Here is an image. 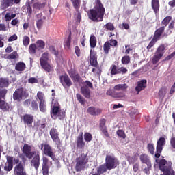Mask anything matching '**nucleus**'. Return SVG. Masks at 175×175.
<instances>
[{
	"label": "nucleus",
	"mask_w": 175,
	"mask_h": 175,
	"mask_svg": "<svg viewBox=\"0 0 175 175\" xmlns=\"http://www.w3.org/2000/svg\"><path fill=\"white\" fill-rule=\"evenodd\" d=\"M81 91L83 94V95L84 96L85 98H90V89L88 88V87L87 86H83L81 88Z\"/></svg>",
	"instance_id": "c85d7f7f"
},
{
	"label": "nucleus",
	"mask_w": 175,
	"mask_h": 175,
	"mask_svg": "<svg viewBox=\"0 0 175 175\" xmlns=\"http://www.w3.org/2000/svg\"><path fill=\"white\" fill-rule=\"evenodd\" d=\"M39 81L38 80V79L35 78V77H31L29 79V83L30 84H35L36 83H38Z\"/></svg>",
	"instance_id": "69168bd1"
},
{
	"label": "nucleus",
	"mask_w": 175,
	"mask_h": 175,
	"mask_svg": "<svg viewBox=\"0 0 175 175\" xmlns=\"http://www.w3.org/2000/svg\"><path fill=\"white\" fill-rule=\"evenodd\" d=\"M21 0H1V6L3 9H6L9 6H12L14 3H20Z\"/></svg>",
	"instance_id": "a211bd4d"
},
{
	"label": "nucleus",
	"mask_w": 175,
	"mask_h": 175,
	"mask_svg": "<svg viewBox=\"0 0 175 175\" xmlns=\"http://www.w3.org/2000/svg\"><path fill=\"white\" fill-rule=\"evenodd\" d=\"M33 157V158L31 160V165L32 166H34L35 169L38 170L39 169V165L40 164L39 153L36 152Z\"/></svg>",
	"instance_id": "6ab92c4d"
},
{
	"label": "nucleus",
	"mask_w": 175,
	"mask_h": 175,
	"mask_svg": "<svg viewBox=\"0 0 175 175\" xmlns=\"http://www.w3.org/2000/svg\"><path fill=\"white\" fill-rule=\"evenodd\" d=\"M41 151H42L43 154L50 157L52 159H54V152H53V148L49 144L46 142H43L39 146Z\"/></svg>",
	"instance_id": "0eeeda50"
},
{
	"label": "nucleus",
	"mask_w": 175,
	"mask_h": 175,
	"mask_svg": "<svg viewBox=\"0 0 175 175\" xmlns=\"http://www.w3.org/2000/svg\"><path fill=\"white\" fill-rule=\"evenodd\" d=\"M113 90L115 91H126L128 90V85L126 83L118 84L114 86Z\"/></svg>",
	"instance_id": "bb28decb"
},
{
	"label": "nucleus",
	"mask_w": 175,
	"mask_h": 175,
	"mask_svg": "<svg viewBox=\"0 0 175 175\" xmlns=\"http://www.w3.org/2000/svg\"><path fill=\"white\" fill-rule=\"evenodd\" d=\"M111 75H118V69H117V67L113 65L111 68Z\"/></svg>",
	"instance_id": "052dcab7"
},
{
	"label": "nucleus",
	"mask_w": 175,
	"mask_h": 175,
	"mask_svg": "<svg viewBox=\"0 0 175 175\" xmlns=\"http://www.w3.org/2000/svg\"><path fill=\"white\" fill-rule=\"evenodd\" d=\"M49 133L53 142H54L57 146H59V144H61V141L59 140V134L58 133L57 129L52 128L50 130Z\"/></svg>",
	"instance_id": "f8f14e48"
},
{
	"label": "nucleus",
	"mask_w": 175,
	"mask_h": 175,
	"mask_svg": "<svg viewBox=\"0 0 175 175\" xmlns=\"http://www.w3.org/2000/svg\"><path fill=\"white\" fill-rule=\"evenodd\" d=\"M104 28L107 29V31H114V25L111 23H108L105 25H104Z\"/></svg>",
	"instance_id": "a18cd8bd"
},
{
	"label": "nucleus",
	"mask_w": 175,
	"mask_h": 175,
	"mask_svg": "<svg viewBox=\"0 0 175 175\" xmlns=\"http://www.w3.org/2000/svg\"><path fill=\"white\" fill-rule=\"evenodd\" d=\"M31 3H33V13H36V12H39L40 9H42V8L44 6V3H40L39 1L31 0L30 2Z\"/></svg>",
	"instance_id": "f3484780"
},
{
	"label": "nucleus",
	"mask_w": 175,
	"mask_h": 175,
	"mask_svg": "<svg viewBox=\"0 0 175 175\" xmlns=\"http://www.w3.org/2000/svg\"><path fill=\"white\" fill-rule=\"evenodd\" d=\"M72 5L76 9V10H79V8H80V0H71Z\"/></svg>",
	"instance_id": "de8ad7c7"
},
{
	"label": "nucleus",
	"mask_w": 175,
	"mask_h": 175,
	"mask_svg": "<svg viewBox=\"0 0 175 175\" xmlns=\"http://www.w3.org/2000/svg\"><path fill=\"white\" fill-rule=\"evenodd\" d=\"M0 109L3 110V111H8L10 109L9 105L5 101L2 102L0 104Z\"/></svg>",
	"instance_id": "a19ab883"
},
{
	"label": "nucleus",
	"mask_w": 175,
	"mask_h": 175,
	"mask_svg": "<svg viewBox=\"0 0 175 175\" xmlns=\"http://www.w3.org/2000/svg\"><path fill=\"white\" fill-rule=\"evenodd\" d=\"M89 18L96 23L103 21V16H105V8L100 3V0H96L94 9L90 10L88 12Z\"/></svg>",
	"instance_id": "f257e3e1"
},
{
	"label": "nucleus",
	"mask_w": 175,
	"mask_h": 175,
	"mask_svg": "<svg viewBox=\"0 0 175 175\" xmlns=\"http://www.w3.org/2000/svg\"><path fill=\"white\" fill-rule=\"evenodd\" d=\"M130 61L131 59L129 58V56H124L122 59V63L124 64H129Z\"/></svg>",
	"instance_id": "4d7b16f0"
},
{
	"label": "nucleus",
	"mask_w": 175,
	"mask_h": 175,
	"mask_svg": "<svg viewBox=\"0 0 175 175\" xmlns=\"http://www.w3.org/2000/svg\"><path fill=\"white\" fill-rule=\"evenodd\" d=\"M35 44L36 47H37V49L38 50H43L46 46V44L43 42V40H38Z\"/></svg>",
	"instance_id": "f704fd0d"
},
{
	"label": "nucleus",
	"mask_w": 175,
	"mask_h": 175,
	"mask_svg": "<svg viewBox=\"0 0 175 175\" xmlns=\"http://www.w3.org/2000/svg\"><path fill=\"white\" fill-rule=\"evenodd\" d=\"M151 5L154 13H158L159 12V0H152Z\"/></svg>",
	"instance_id": "cd10ccee"
},
{
	"label": "nucleus",
	"mask_w": 175,
	"mask_h": 175,
	"mask_svg": "<svg viewBox=\"0 0 175 175\" xmlns=\"http://www.w3.org/2000/svg\"><path fill=\"white\" fill-rule=\"evenodd\" d=\"M87 162H88L87 153L81 154V155L77 159V163L75 165V170L77 172L84 170V167H85Z\"/></svg>",
	"instance_id": "39448f33"
},
{
	"label": "nucleus",
	"mask_w": 175,
	"mask_h": 175,
	"mask_svg": "<svg viewBox=\"0 0 175 175\" xmlns=\"http://www.w3.org/2000/svg\"><path fill=\"white\" fill-rule=\"evenodd\" d=\"M25 12L28 14V16H31L32 14V7H31V2L26 3V8H25Z\"/></svg>",
	"instance_id": "c9c22d12"
},
{
	"label": "nucleus",
	"mask_w": 175,
	"mask_h": 175,
	"mask_svg": "<svg viewBox=\"0 0 175 175\" xmlns=\"http://www.w3.org/2000/svg\"><path fill=\"white\" fill-rule=\"evenodd\" d=\"M40 64H47V61H49V53L45 52L42 54L40 58Z\"/></svg>",
	"instance_id": "473e14b6"
},
{
	"label": "nucleus",
	"mask_w": 175,
	"mask_h": 175,
	"mask_svg": "<svg viewBox=\"0 0 175 175\" xmlns=\"http://www.w3.org/2000/svg\"><path fill=\"white\" fill-rule=\"evenodd\" d=\"M7 161L8 163L5 164L4 170H5V172H10V170L13 169V157H8Z\"/></svg>",
	"instance_id": "b1692460"
},
{
	"label": "nucleus",
	"mask_w": 175,
	"mask_h": 175,
	"mask_svg": "<svg viewBox=\"0 0 175 175\" xmlns=\"http://www.w3.org/2000/svg\"><path fill=\"white\" fill-rule=\"evenodd\" d=\"M40 110L42 113L46 112V101L40 103Z\"/></svg>",
	"instance_id": "3c124183"
},
{
	"label": "nucleus",
	"mask_w": 175,
	"mask_h": 175,
	"mask_svg": "<svg viewBox=\"0 0 175 175\" xmlns=\"http://www.w3.org/2000/svg\"><path fill=\"white\" fill-rule=\"evenodd\" d=\"M166 88H163L159 91V95L161 99H163L165 95H166Z\"/></svg>",
	"instance_id": "49530a36"
},
{
	"label": "nucleus",
	"mask_w": 175,
	"mask_h": 175,
	"mask_svg": "<svg viewBox=\"0 0 175 175\" xmlns=\"http://www.w3.org/2000/svg\"><path fill=\"white\" fill-rule=\"evenodd\" d=\"M41 66H42L46 72H52V70H53V66L50 65L49 63H44L41 64Z\"/></svg>",
	"instance_id": "4c0bfd02"
},
{
	"label": "nucleus",
	"mask_w": 175,
	"mask_h": 175,
	"mask_svg": "<svg viewBox=\"0 0 175 175\" xmlns=\"http://www.w3.org/2000/svg\"><path fill=\"white\" fill-rule=\"evenodd\" d=\"M17 35L14 34L8 38V42H14V40H17Z\"/></svg>",
	"instance_id": "774afa93"
},
{
	"label": "nucleus",
	"mask_w": 175,
	"mask_h": 175,
	"mask_svg": "<svg viewBox=\"0 0 175 175\" xmlns=\"http://www.w3.org/2000/svg\"><path fill=\"white\" fill-rule=\"evenodd\" d=\"M165 47L163 44L160 45L157 48L152 60L153 64H157L161 59V58L163 57V55L165 54Z\"/></svg>",
	"instance_id": "6e6552de"
},
{
	"label": "nucleus",
	"mask_w": 175,
	"mask_h": 175,
	"mask_svg": "<svg viewBox=\"0 0 175 175\" xmlns=\"http://www.w3.org/2000/svg\"><path fill=\"white\" fill-rule=\"evenodd\" d=\"M23 121L25 124L28 125V126H32V122H33V116L32 115L26 114L23 116Z\"/></svg>",
	"instance_id": "393cba45"
},
{
	"label": "nucleus",
	"mask_w": 175,
	"mask_h": 175,
	"mask_svg": "<svg viewBox=\"0 0 175 175\" xmlns=\"http://www.w3.org/2000/svg\"><path fill=\"white\" fill-rule=\"evenodd\" d=\"M17 58V52L14 51L11 54L9 55V59H16Z\"/></svg>",
	"instance_id": "13d9d810"
},
{
	"label": "nucleus",
	"mask_w": 175,
	"mask_h": 175,
	"mask_svg": "<svg viewBox=\"0 0 175 175\" xmlns=\"http://www.w3.org/2000/svg\"><path fill=\"white\" fill-rule=\"evenodd\" d=\"M173 58H175V51L167 56L165 61H170V59H173Z\"/></svg>",
	"instance_id": "680f3d73"
},
{
	"label": "nucleus",
	"mask_w": 175,
	"mask_h": 175,
	"mask_svg": "<svg viewBox=\"0 0 175 175\" xmlns=\"http://www.w3.org/2000/svg\"><path fill=\"white\" fill-rule=\"evenodd\" d=\"M147 149L150 154L152 155H154V151H155V148L154 147V144H148L147 146Z\"/></svg>",
	"instance_id": "37998d69"
},
{
	"label": "nucleus",
	"mask_w": 175,
	"mask_h": 175,
	"mask_svg": "<svg viewBox=\"0 0 175 175\" xmlns=\"http://www.w3.org/2000/svg\"><path fill=\"white\" fill-rule=\"evenodd\" d=\"M77 100H79V102L80 103H81V105H83L84 104V98H83L81 96V95L79 94H77Z\"/></svg>",
	"instance_id": "0e129e2a"
},
{
	"label": "nucleus",
	"mask_w": 175,
	"mask_h": 175,
	"mask_svg": "<svg viewBox=\"0 0 175 175\" xmlns=\"http://www.w3.org/2000/svg\"><path fill=\"white\" fill-rule=\"evenodd\" d=\"M77 100H79V102L80 103H81V105H83L84 104V98H83L81 96V95L79 94H77Z\"/></svg>",
	"instance_id": "e2e57ef3"
},
{
	"label": "nucleus",
	"mask_w": 175,
	"mask_h": 175,
	"mask_svg": "<svg viewBox=\"0 0 175 175\" xmlns=\"http://www.w3.org/2000/svg\"><path fill=\"white\" fill-rule=\"evenodd\" d=\"M171 21L172 16H167L163 20L162 24L163 25H165V27H166V25H167V24H169V23H170Z\"/></svg>",
	"instance_id": "603ef678"
},
{
	"label": "nucleus",
	"mask_w": 175,
	"mask_h": 175,
	"mask_svg": "<svg viewBox=\"0 0 175 175\" xmlns=\"http://www.w3.org/2000/svg\"><path fill=\"white\" fill-rule=\"evenodd\" d=\"M28 96V94L25 92L24 88H20L15 91L13 94V98L14 100L20 101L21 99H25Z\"/></svg>",
	"instance_id": "9d476101"
},
{
	"label": "nucleus",
	"mask_w": 175,
	"mask_h": 175,
	"mask_svg": "<svg viewBox=\"0 0 175 175\" xmlns=\"http://www.w3.org/2000/svg\"><path fill=\"white\" fill-rule=\"evenodd\" d=\"M166 144V139H165L164 137H161L158 141H157V152L155 153V157L156 158H159L161 157V152H162V150H163V146Z\"/></svg>",
	"instance_id": "9b49d317"
},
{
	"label": "nucleus",
	"mask_w": 175,
	"mask_h": 175,
	"mask_svg": "<svg viewBox=\"0 0 175 175\" xmlns=\"http://www.w3.org/2000/svg\"><path fill=\"white\" fill-rule=\"evenodd\" d=\"M159 167L163 174L160 175H175V172L172 170V162L161 159L159 162Z\"/></svg>",
	"instance_id": "7ed1b4c3"
},
{
	"label": "nucleus",
	"mask_w": 175,
	"mask_h": 175,
	"mask_svg": "<svg viewBox=\"0 0 175 175\" xmlns=\"http://www.w3.org/2000/svg\"><path fill=\"white\" fill-rule=\"evenodd\" d=\"M127 161L130 164L135 163V162L137 161V157H136L135 156H129L127 157Z\"/></svg>",
	"instance_id": "8fccbe9b"
},
{
	"label": "nucleus",
	"mask_w": 175,
	"mask_h": 175,
	"mask_svg": "<svg viewBox=\"0 0 175 175\" xmlns=\"http://www.w3.org/2000/svg\"><path fill=\"white\" fill-rule=\"evenodd\" d=\"M37 18V27L39 29L42 27V25H43V23H44V21H46V16L43 15V14L40 13L36 15Z\"/></svg>",
	"instance_id": "aec40b11"
},
{
	"label": "nucleus",
	"mask_w": 175,
	"mask_h": 175,
	"mask_svg": "<svg viewBox=\"0 0 175 175\" xmlns=\"http://www.w3.org/2000/svg\"><path fill=\"white\" fill-rule=\"evenodd\" d=\"M85 146V143L83 141V135H79L77 141V146L78 148H83Z\"/></svg>",
	"instance_id": "c756f323"
},
{
	"label": "nucleus",
	"mask_w": 175,
	"mask_h": 175,
	"mask_svg": "<svg viewBox=\"0 0 175 175\" xmlns=\"http://www.w3.org/2000/svg\"><path fill=\"white\" fill-rule=\"evenodd\" d=\"M139 159L142 162V171L144 172L146 174H150V170H151V167H152V165L151 164V160L148 155L142 154L139 156Z\"/></svg>",
	"instance_id": "20e7f679"
},
{
	"label": "nucleus",
	"mask_w": 175,
	"mask_h": 175,
	"mask_svg": "<svg viewBox=\"0 0 175 175\" xmlns=\"http://www.w3.org/2000/svg\"><path fill=\"white\" fill-rule=\"evenodd\" d=\"M107 170V167L105 165H100L98 169V173L96 174L93 175H100L102 173H105Z\"/></svg>",
	"instance_id": "ea45409f"
},
{
	"label": "nucleus",
	"mask_w": 175,
	"mask_h": 175,
	"mask_svg": "<svg viewBox=\"0 0 175 175\" xmlns=\"http://www.w3.org/2000/svg\"><path fill=\"white\" fill-rule=\"evenodd\" d=\"M117 135L120 137H122V139H125L126 137V135H125V133H124L122 130H118Z\"/></svg>",
	"instance_id": "6e6d98bb"
},
{
	"label": "nucleus",
	"mask_w": 175,
	"mask_h": 175,
	"mask_svg": "<svg viewBox=\"0 0 175 175\" xmlns=\"http://www.w3.org/2000/svg\"><path fill=\"white\" fill-rule=\"evenodd\" d=\"M70 76L71 79H72V80H74V81H79V80H80V76H79V74H77V72H76V71L71 70L70 72Z\"/></svg>",
	"instance_id": "72a5a7b5"
},
{
	"label": "nucleus",
	"mask_w": 175,
	"mask_h": 175,
	"mask_svg": "<svg viewBox=\"0 0 175 175\" xmlns=\"http://www.w3.org/2000/svg\"><path fill=\"white\" fill-rule=\"evenodd\" d=\"M164 31L165 27H161L159 29L156 30L153 39L147 46L148 50H150V49H151V47H152L158 40H159V38H161V35H162Z\"/></svg>",
	"instance_id": "1a4fd4ad"
},
{
	"label": "nucleus",
	"mask_w": 175,
	"mask_h": 175,
	"mask_svg": "<svg viewBox=\"0 0 175 175\" xmlns=\"http://www.w3.org/2000/svg\"><path fill=\"white\" fill-rule=\"evenodd\" d=\"M23 152L27 158L31 159L36 152H31V146L28 144H25L23 148Z\"/></svg>",
	"instance_id": "4468645a"
},
{
	"label": "nucleus",
	"mask_w": 175,
	"mask_h": 175,
	"mask_svg": "<svg viewBox=\"0 0 175 175\" xmlns=\"http://www.w3.org/2000/svg\"><path fill=\"white\" fill-rule=\"evenodd\" d=\"M100 129L101 132H103V135L106 136V137H109V133L107 132V129L106 128V120L101 119L100 120Z\"/></svg>",
	"instance_id": "4be33fe9"
},
{
	"label": "nucleus",
	"mask_w": 175,
	"mask_h": 175,
	"mask_svg": "<svg viewBox=\"0 0 175 175\" xmlns=\"http://www.w3.org/2000/svg\"><path fill=\"white\" fill-rule=\"evenodd\" d=\"M110 43L109 42H105L103 46L104 49V51L105 53V54H108L109 53V50H110Z\"/></svg>",
	"instance_id": "5fc2aeb1"
},
{
	"label": "nucleus",
	"mask_w": 175,
	"mask_h": 175,
	"mask_svg": "<svg viewBox=\"0 0 175 175\" xmlns=\"http://www.w3.org/2000/svg\"><path fill=\"white\" fill-rule=\"evenodd\" d=\"M9 85V82L5 79H0V87L3 88V87H8Z\"/></svg>",
	"instance_id": "c03bdc74"
},
{
	"label": "nucleus",
	"mask_w": 175,
	"mask_h": 175,
	"mask_svg": "<svg viewBox=\"0 0 175 175\" xmlns=\"http://www.w3.org/2000/svg\"><path fill=\"white\" fill-rule=\"evenodd\" d=\"M37 100H39L40 103L42 102H46L45 98H44V94L42 92H38L37 93Z\"/></svg>",
	"instance_id": "58836bf2"
},
{
	"label": "nucleus",
	"mask_w": 175,
	"mask_h": 175,
	"mask_svg": "<svg viewBox=\"0 0 175 175\" xmlns=\"http://www.w3.org/2000/svg\"><path fill=\"white\" fill-rule=\"evenodd\" d=\"M14 174L15 175H27V172H25V170L24 169V165L23 163H19L15 166Z\"/></svg>",
	"instance_id": "dca6fc26"
},
{
	"label": "nucleus",
	"mask_w": 175,
	"mask_h": 175,
	"mask_svg": "<svg viewBox=\"0 0 175 175\" xmlns=\"http://www.w3.org/2000/svg\"><path fill=\"white\" fill-rule=\"evenodd\" d=\"M105 163L107 169H116L120 165V161L113 155L108 154L106 156Z\"/></svg>",
	"instance_id": "423d86ee"
},
{
	"label": "nucleus",
	"mask_w": 175,
	"mask_h": 175,
	"mask_svg": "<svg viewBox=\"0 0 175 175\" xmlns=\"http://www.w3.org/2000/svg\"><path fill=\"white\" fill-rule=\"evenodd\" d=\"M128 70L126 68L122 67L118 69V73H126Z\"/></svg>",
	"instance_id": "338daca9"
},
{
	"label": "nucleus",
	"mask_w": 175,
	"mask_h": 175,
	"mask_svg": "<svg viewBox=\"0 0 175 175\" xmlns=\"http://www.w3.org/2000/svg\"><path fill=\"white\" fill-rule=\"evenodd\" d=\"M23 44L25 47H28L29 44V37L25 36L23 38Z\"/></svg>",
	"instance_id": "09e8293b"
},
{
	"label": "nucleus",
	"mask_w": 175,
	"mask_h": 175,
	"mask_svg": "<svg viewBox=\"0 0 175 175\" xmlns=\"http://www.w3.org/2000/svg\"><path fill=\"white\" fill-rule=\"evenodd\" d=\"M36 50H38V48L36 47V44H31L29 46V52L31 54H35L36 53Z\"/></svg>",
	"instance_id": "79ce46f5"
},
{
	"label": "nucleus",
	"mask_w": 175,
	"mask_h": 175,
	"mask_svg": "<svg viewBox=\"0 0 175 175\" xmlns=\"http://www.w3.org/2000/svg\"><path fill=\"white\" fill-rule=\"evenodd\" d=\"M90 62L92 66H98V60L96 57V53L90 51Z\"/></svg>",
	"instance_id": "5701e85b"
},
{
	"label": "nucleus",
	"mask_w": 175,
	"mask_h": 175,
	"mask_svg": "<svg viewBox=\"0 0 175 175\" xmlns=\"http://www.w3.org/2000/svg\"><path fill=\"white\" fill-rule=\"evenodd\" d=\"M15 17H16V13H14L12 12H8L5 15L4 18H5V21H11Z\"/></svg>",
	"instance_id": "7c9ffc66"
},
{
	"label": "nucleus",
	"mask_w": 175,
	"mask_h": 175,
	"mask_svg": "<svg viewBox=\"0 0 175 175\" xmlns=\"http://www.w3.org/2000/svg\"><path fill=\"white\" fill-rule=\"evenodd\" d=\"M42 173L43 175H49V166L51 165L53 163L51 161L49 162V159L47 157H44L42 159Z\"/></svg>",
	"instance_id": "ddd939ff"
},
{
	"label": "nucleus",
	"mask_w": 175,
	"mask_h": 175,
	"mask_svg": "<svg viewBox=\"0 0 175 175\" xmlns=\"http://www.w3.org/2000/svg\"><path fill=\"white\" fill-rule=\"evenodd\" d=\"M15 69L17 70V72H23L25 69V64L23 62H18L16 64Z\"/></svg>",
	"instance_id": "2f4dec72"
},
{
	"label": "nucleus",
	"mask_w": 175,
	"mask_h": 175,
	"mask_svg": "<svg viewBox=\"0 0 175 175\" xmlns=\"http://www.w3.org/2000/svg\"><path fill=\"white\" fill-rule=\"evenodd\" d=\"M146 85H147L146 80H141L137 82V86L135 87V91L137 92V94L140 92V91H143L146 88Z\"/></svg>",
	"instance_id": "412c9836"
},
{
	"label": "nucleus",
	"mask_w": 175,
	"mask_h": 175,
	"mask_svg": "<svg viewBox=\"0 0 175 175\" xmlns=\"http://www.w3.org/2000/svg\"><path fill=\"white\" fill-rule=\"evenodd\" d=\"M60 82L64 88H66V87H70V85H72V81L68 75H62L60 77Z\"/></svg>",
	"instance_id": "2eb2a0df"
},
{
	"label": "nucleus",
	"mask_w": 175,
	"mask_h": 175,
	"mask_svg": "<svg viewBox=\"0 0 175 175\" xmlns=\"http://www.w3.org/2000/svg\"><path fill=\"white\" fill-rule=\"evenodd\" d=\"M88 113H89V114H90L91 116H99V114L102 113V110H100L99 108L90 107L88 109Z\"/></svg>",
	"instance_id": "a878e982"
},
{
	"label": "nucleus",
	"mask_w": 175,
	"mask_h": 175,
	"mask_svg": "<svg viewBox=\"0 0 175 175\" xmlns=\"http://www.w3.org/2000/svg\"><path fill=\"white\" fill-rule=\"evenodd\" d=\"M85 142H91L92 140V135L90 133H85L84 135Z\"/></svg>",
	"instance_id": "864d4df0"
},
{
	"label": "nucleus",
	"mask_w": 175,
	"mask_h": 175,
	"mask_svg": "<svg viewBox=\"0 0 175 175\" xmlns=\"http://www.w3.org/2000/svg\"><path fill=\"white\" fill-rule=\"evenodd\" d=\"M125 96V93L124 92H120L115 94L114 98H124Z\"/></svg>",
	"instance_id": "bf43d9fd"
},
{
	"label": "nucleus",
	"mask_w": 175,
	"mask_h": 175,
	"mask_svg": "<svg viewBox=\"0 0 175 175\" xmlns=\"http://www.w3.org/2000/svg\"><path fill=\"white\" fill-rule=\"evenodd\" d=\"M90 44L92 49H95V47H96V38L93 35L90 36Z\"/></svg>",
	"instance_id": "e433bc0d"
},
{
	"label": "nucleus",
	"mask_w": 175,
	"mask_h": 175,
	"mask_svg": "<svg viewBox=\"0 0 175 175\" xmlns=\"http://www.w3.org/2000/svg\"><path fill=\"white\" fill-rule=\"evenodd\" d=\"M51 116L53 120H62L65 117V112L61 110L58 100L55 98H52Z\"/></svg>",
	"instance_id": "f03ea898"
}]
</instances>
